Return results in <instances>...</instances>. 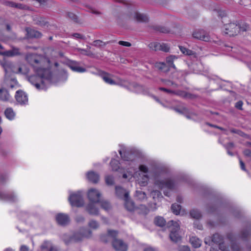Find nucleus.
Segmentation results:
<instances>
[{
    "instance_id": "1",
    "label": "nucleus",
    "mask_w": 251,
    "mask_h": 251,
    "mask_svg": "<svg viewBox=\"0 0 251 251\" xmlns=\"http://www.w3.org/2000/svg\"><path fill=\"white\" fill-rule=\"evenodd\" d=\"M27 61L33 67L36 75L28 78L29 81L38 90H46L51 84L49 60L43 56L29 54L26 57Z\"/></svg>"
},
{
    "instance_id": "2",
    "label": "nucleus",
    "mask_w": 251,
    "mask_h": 251,
    "mask_svg": "<svg viewBox=\"0 0 251 251\" xmlns=\"http://www.w3.org/2000/svg\"><path fill=\"white\" fill-rule=\"evenodd\" d=\"M249 28V25L245 23H230L225 25V34L229 36H235L239 33L246 31Z\"/></svg>"
},
{
    "instance_id": "3",
    "label": "nucleus",
    "mask_w": 251,
    "mask_h": 251,
    "mask_svg": "<svg viewBox=\"0 0 251 251\" xmlns=\"http://www.w3.org/2000/svg\"><path fill=\"white\" fill-rule=\"evenodd\" d=\"M92 235V231L87 228L82 227L77 231L75 232L73 234L68 238L65 235V242L68 244L70 242H78L81 241L85 238H89Z\"/></svg>"
},
{
    "instance_id": "4",
    "label": "nucleus",
    "mask_w": 251,
    "mask_h": 251,
    "mask_svg": "<svg viewBox=\"0 0 251 251\" xmlns=\"http://www.w3.org/2000/svg\"><path fill=\"white\" fill-rule=\"evenodd\" d=\"M167 227L169 228V238L174 243H177L181 240L182 237L180 235L179 230L180 226L177 222L171 220L167 224Z\"/></svg>"
},
{
    "instance_id": "5",
    "label": "nucleus",
    "mask_w": 251,
    "mask_h": 251,
    "mask_svg": "<svg viewBox=\"0 0 251 251\" xmlns=\"http://www.w3.org/2000/svg\"><path fill=\"white\" fill-rule=\"evenodd\" d=\"M6 74L13 73L26 75L28 74V68L24 64L14 65L11 62L1 63Z\"/></svg>"
},
{
    "instance_id": "6",
    "label": "nucleus",
    "mask_w": 251,
    "mask_h": 251,
    "mask_svg": "<svg viewBox=\"0 0 251 251\" xmlns=\"http://www.w3.org/2000/svg\"><path fill=\"white\" fill-rule=\"evenodd\" d=\"M154 184L160 189L166 188L170 190H174L176 187L175 181L171 178L156 180Z\"/></svg>"
},
{
    "instance_id": "7",
    "label": "nucleus",
    "mask_w": 251,
    "mask_h": 251,
    "mask_svg": "<svg viewBox=\"0 0 251 251\" xmlns=\"http://www.w3.org/2000/svg\"><path fill=\"white\" fill-rule=\"evenodd\" d=\"M69 200L72 206L80 207L84 204L82 196L79 192L70 195Z\"/></svg>"
},
{
    "instance_id": "8",
    "label": "nucleus",
    "mask_w": 251,
    "mask_h": 251,
    "mask_svg": "<svg viewBox=\"0 0 251 251\" xmlns=\"http://www.w3.org/2000/svg\"><path fill=\"white\" fill-rule=\"evenodd\" d=\"M100 193L96 189L91 188L87 192V197L89 202L98 203L101 199Z\"/></svg>"
},
{
    "instance_id": "9",
    "label": "nucleus",
    "mask_w": 251,
    "mask_h": 251,
    "mask_svg": "<svg viewBox=\"0 0 251 251\" xmlns=\"http://www.w3.org/2000/svg\"><path fill=\"white\" fill-rule=\"evenodd\" d=\"M64 64L75 72L82 73L85 72L86 70L85 68L80 67L78 63L76 61L68 59H64Z\"/></svg>"
},
{
    "instance_id": "10",
    "label": "nucleus",
    "mask_w": 251,
    "mask_h": 251,
    "mask_svg": "<svg viewBox=\"0 0 251 251\" xmlns=\"http://www.w3.org/2000/svg\"><path fill=\"white\" fill-rule=\"evenodd\" d=\"M193 36L194 38L205 42H209L210 40L209 34L203 29L196 30L193 33Z\"/></svg>"
},
{
    "instance_id": "11",
    "label": "nucleus",
    "mask_w": 251,
    "mask_h": 251,
    "mask_svg": "<svg viewBox=\"0 0 251 251\" xmlns=\"http://www.w3.org/2000/svg\"><path fill=\"white\" fill-rule=\"evenodd\" d=\"M113 248L116 251H127L128 245L121 239H115L111 241Z\"/></svg>"
},
{
    "instance_id": "12",
    "label": "nucleus",
    "mask_w": 251,
    "mask_h": 251,
    "mask_svg": "<svg viewBox=\"0 0 251 251\" xmlns=\"http://www.w3.org/2000/svg\"><path fill=\"white\" fill-rule=\"evenodd\" d=\"M15 99L17 102L21 105H26L28 103L27 96L22 90H18L16 92Z\"/></svg>"
},
{
    "instance_id": "13",
    "label": "nucleus",
    "mask_w": 251,
    "mask_h": 251,
    "mask_svg": "<svg viewBox=\"0 0 251 251\" xmlns=\"http://www.w3.org/2000/svg\"><path fill=\"white\" fill-rule=\"evenodd\" d=\"M129 18L139 23H147L149 22V18L146 15L136 12L131 13L129 15Z\"/></svg>"
},
{
    "instance_id": "14",
    "label": "nucleus",
    "mask_w": 251,
    "mask_h": 251,
    "mask_svg": "<svg viewBox=\"0 0 251 251\" xmlns=\"http://www.w3.org/2000/svg\"><path fill=\"white\" fill-rule=\"evenodd\" d=\"M96 203L95 202H89L86 206V210L91 215L98 216L100 214L99 209L95 205Z\"/></svg>"
},
{
    "instance_id": "15",
    "label": "nucleus",
    "mask_w": 251,
    "mask_h": 251,
    "mask_svg": "<svg viewBox=\"0 0 251 251\" xmlns=\"http://www.w3.org/2000/svg\"><path fill=\"white\" fill-rule=\"evenodd\" d=\"M2 47L0 45V49H2ZM20 51L18 49L13 48L11 50L5 51L3 52L0 51V59L3 58L4 56L13 57L19 55Z\"/></svg>"
},
{
    "instance_id": "16",
    "label": "nucleus",
    "mask_w": 251,
    "mask_h": 251,
    "mask_svg": "<svg viewBox=\"0 0 251 251\" xmlns=\"http://www.w3.org/2000/svg\"><path fill=\"white\" fill-rule=\"evenodd\" d=\"M87 178L88 180L93 183H97L100 179L99 175L94 171H89L87 173Z\"/></svg>"
},
{
    "instance_id": "17",
    "label": "nucleus",
    "mask_w": 251,
    "mask_h": 251,
    "mask_svg": "<svg viewBox=\"0 0 251 251\" xmlns=\"http://www.w3.org/2000/svg\"><path fill=\"white\" fill-rule=\"evenodd\" d=\"M100 75L104 81L110 84H115L116 82L110 77V75L104 71H100L99 73Z\"/></svg>"
},
{
    "instance_id": "18",
    "label": "nucleus",
    "mask_w": 251,
    "mask_h": 251,
    "mask_svg": "<svg viewBox=\"0 0 251 251\" xmlns=\"http://www.w3.org/2000/svg\"><path fill=\"white\" fill-rule=\"evenodd\" d=\"M26 35L28 38H39L41 36V33L32 28H26Z\"/></svg>"
},
{
    "instance_id": "19",
    "label": "nucleus",
    "mask_w": 251,
    "mask_h": 251,
    "mask_svg": "<svg viewBox=\"0 0 251 251\" xmlns=\"http://www.w3.org/2000/svg\"><path fill=\"white\" fill-rule=\"evenodd\" d=\"M212 241L217 244H219L220 248L224 244V238L220 234L216 233L212 236Z\"/></svg>"
},
{
    "instance_id": "20",
    "label": "nucleus",
    "mask_w": 251,
    "mask_h": 251,
    "mask_svg": "<svg viewBox=\"0 0 251 251\" xmlns=\"http://www.w3.org/2000/svg\"><path fill=\"white\" fill-rule=\"evenodd\" d=\"M150 28L156 32L163 33H168L170 32V29L166 26L160 25H153L150 26Z\"/></svg>"
},
{
    "instance_id": "21",
    "label": "nucleus",
    "mask_w": 251,
    "mask_h": 251,
    "mask_svg": "<svg viewBox=\"0 0 251 251\" xmlns=\"http://www.w3.org/2000/svg\"><path fill=\"white\" fill-rule=\"evenodd\" d=\"M41 249L42 251H57L56 248L49 241L45 242L41 246Z\"/></svg>"
},
{
    "instance_id": "22",
    "label": "nucleus",
    "mask_w": 251,
    "mask_h": 251,
    "mask_svg": "<svg viewBox=\"0 0 251 251\" xmlns=\"http://www.w3.org/2000/svg\"><path fill=\"white\" fill-rule=\"evenodd\" d=\"M154 223L157 226L163 227L166 225V221L163 217L157 216L154 219Z\"/></svg>"
},
{
    "instance_id": "23",
    "label": "nucleus",
    "mask_w": 251,
    "mask_h": 251,
    "mask_svg": "<svg viewBox=\"0 0 251 251\" xmlns=\"http://www.w3.org/2000/svg\"><path fill=\"white\" fill-rule=\"evenodd\" d=\"M0 99L3 101H7L10 99V96L5 88L0 89Z\"/></svg>"
},
{
    "instance_id": "24",
    "label": "nucleus",
    "mask_w": 251,
    "mask_h": 251,
    "mask_svg": "<svg viewBox=\"0 0 251 251\" xmlns=\"http://www.w3.org/2000/svg\"><path fill=\"white\" fill-rule=\"evenodd\" d=\"M125 207L126 209L130 212H133L136 208L134 202L131 200H127L125 202Z\"/></svg>"
},
{
    "instance_id": "25",
    "label": "nucleus",
    "mask_w": 251,
    "mask_h": 251,
    "mask_svg": "<svg viewBox=\"0 0 251 251\" xmlns=\"http://www.w3.org/2000/svg\"><path fill=\"white\" fill-rule=\"evenodd\" d=\"M190 216L192 218L199 220L202 217L201 212L197 209H193L190 211Z\"/></svg>"
},
{
    "instance_id": "26",
    "label": "nucleus",
    "mask_w": 251,
    "mask_h": 251,
    "mask_svg": "<svg viewBox=\"0 0 251 251\" xmlns=\"http://www.w3.org/2000/svg\"><path fill=\"white\" fill-rule=\"evenodd\" d=\"M98 203H100L101 208L105 211H108L112 208L111 205L109 201L106 200H104L100 199Z\"/></svg>"
},
{
    "instance_id": "27",
    "label": "nucleus",
    "mask_w": 251,
    "mask_h": 251,
    "mask_svg": "<svg viewBox=\"0 0 251 251\" xmlns=\"http://www.w3.org/2000/svg\"><path fill=\"white\" fill-rule=\"evenodd\" d=\"M190 242L194 248H198L201 247V241L195 236H192L190 238Z\"/></svg>"
},
{
    "instance_id": "28",
    "label": "nucleus",
    "mask_w": 251,
    "mask_h": 251,
    "mask_svg": "<svg viewBox=\"0 0 251 251\" xmlns=\"http://www.w3.org/2000/svg\"><path fill=\"white\" fill-rule=\"evenodd\" d=\"M174 95H177L181 96L184 98H189V99H192L193 98V95L191 94V93H187L184 91H174Z\"/></svg>"
},
{
    "instance_id": "29",
    "label": "nucleus",
    "mask_w": 251,
    "mask_h": 251,
    "mask_svg": "<svg viewBox=\"0 0 251 251\" xmlns=\"http://www.w3.org/2000/svg\"><path fill=\"white\" fill-rule=\"evenodd\" d=\"M17 85V81L15 79H6L3 84V86L6 88H13Z\"/></svg>"
},
{
    "instance_id": "30",
    "label": "nucleus",
    "mask_w": 251,
    "mask_h": 251,
    "mask_svg": "<svg viewBox=\"0 0 251 251\" xmlns=\"http://www.w3.org/2000/svg\"><path fill=\"white\" fill-rule=\"evenodd\" d=\"M156 67L163 73H167L170 71L171 67L168 66L166 63L163 62H160L157 63Z\"/></svg>"
},
{
    "instance_id": "31",
    "label": "nucleus",
    "mask_w": 251,
    "mask_h": 251,
    "mask_svg": "<svg viewBox=\"0 0 251 251\" xmlns=\"http://www.w3.org/2000/svg\"><path fill=\"white\" fill-rule=\"evenodd\" d=\"M6 117L9 120H13L16 116V114L11 108H7L4 112Z\"/></svg>"
},
{
    "instance_id": "32",
    "label": "nucleus",
    "mask_w": 251,
    "mask_h": 251,
    "mask_svg": "<svg viewBox=\"0 0 251 251\" xmlns=\"http://www.w3.org/2000/svg\"><path fill=\"white\" fill-rule=\"evenodd\" d=\"M179 48L181 52L185 55L188 56H196V52L192 50H189L182 46H179Z\"/></svg>"
},
{
    "instance_id": "33",
    "label": "nucleus",
    "mask_w": 251,
    "mask_h": 251,
    "mask_svg": "<svg viewBox=\"0 0 251 251\" xmlns=\"http://www.w3.org/2000/svg\"><path fill=\"white\" fill-rule=\"evenodd\" d=\"M251 226H249L247 229H243L241 233L240 238L243 240H247L248 237L250 234Z\"/></svg>"
},
{
    "instance_id": "34",
    "label": "nucleus",
    "mask_w": 251,
    "mask_h": 251,
    "mask_svg": "<svg viewBox=\"0 0 251 251\" xmlns=\"http://www.w3.org/2000/svg\"><path fill=\"white\" fill-rule=\"evenodd\" d=\"M66 17L72 20L75 23H78V18L77 15H76L74 13L71 12H67L66 14Z\"/></svg>"
},
{
    "instance_id": "35",
    "label": "nucleus",
    "mask_w": 251,
    "mask_h": 251,
    "mask_svg": "<svg viewBox=\"0 0 251 251\" xmlns=\"http://www.w3.org/2000/svg\"><path fill=\"white\" fill-rule=\"evenodd\" d=\"M110 43V42H103L101 40H96L92 43H91V45L96 47L97 48H101L102 47H104L106 44Z\"/></svg>"
},
{
    "instance_id": "36",
    "label": "nucleus",
    "mask_w": 251,
    "mask_h": 251,
    "mask_svg": "<svg viewBox=\"0 0 251 251\" xmlns=\"http://www.w3.org/2000/svg\"><path fill=\"white\" fill-rule=\"evenodd\" d=\"M177 57L176 56L173 55H171L166 58V62L168 65L174 69H176V68L175 64H174V60Z\"/></svg>"
},
{
    "instance_id": "37",
    "label": "nucleus",
    "mask_w": 251,
    "mask_h": 251,
    "mask_svg": "<svg viewBox=\"0 0 251 251\" xmlns=\"http://www.w3.org/2000/svg\"><path fill=\"white\" fill-rule=\"evenodd\" d=\"M6 4L10 7H16L22 9H26L27 8V7L25 5L21 3H16L11 1L7 2Z\"/></svg>"
},
{
    "instance_id": "38",
    "label": "nucleus",
    "mask_w": 251,
    "mask_h": 251,
    "mask_svg": "<svg viewBox=\"0 0 251 251\" xmlns=\"http://www.w3.org/2000/svg\"><path fill=\"white\" fill-rule=\"evenodd\" d=\"M181 208V206L180 204L176 203L172 204L171 205L172 211L176 215L179 214Z\"/></svg>"
},
{
    "instance_id": "39",
    "label": "nucleus",
    "mask_w": 251,
    "mask_h": 251,
    "mask_svg": "<svg viewBox=\"0 0 251 251\" xmlns=\"http://www.w3.org/2000/svg\"><path fill=\"white\" fill-rule=\"evenodd\" d=\"M107 234L109 236V238L111 240V241L115 239H118L117 236L118 234V231L117 230L109 229L107 231Z\"/></svg>"
},
{
    "instance_id": "40",
    "label": "nucleus",
    "mask_w": 251,
    "mask_h": 251,
    "mask_svg": "<svg viewBox=\"0 0 251 251\" xmlns=\"http://www.w3.org/2000/svg\"><path fill=\"white\" fill-rule=\"evenodd\" d=\"M160 81L167 86H174L175 88H177L178 86L177 84L170 80L161 78Z\"/></svg>"
},
{
    "instance_id": "41",
    "label": "nucleus",
    "mask_w": 251,
    "mask_h": 251,
    "mask_svg": "<svg viewBox=\"0 0 251 251\" xmlns=\"http://www.w3.org/2000/svg\"><path fill=\"white\" fill-rule=\"evenodd\" d=\"M149 212V209L144 205H141L140 207L138 208V213L140 214L146 215Z\"/></svg>"
},
{
    "instance_id": "42",
    "label": "nucleus",
    "mask_w": 251,
    "mask_h": 251,
    "mask_svg": "<svg viewBox=\"0 0 251 251\" xmlns=\"http://www.w3.org/2000/svg\"><path fill=\"white\" fill-rule=\"evenodd\" d=\"M153 199L155 200L156 199H158L159 198H162L163 197L162 195L161 192L159 190H153L151 192Z\"/></svg>"
},
{
    "instance_id": "43",
    "label": "nucleus",
    "mask_w": 251,
    "mask_h": 251,
    "mask_svg": "<svg viewBox=\"0 0 251 251\" xmlns=\"http://www.w3.org/2000/svg\"><path fill=\"white\" fill-rule=\"evenodd\" d=\"M105 183L108 185L112 186L114 184V177L112 176L108 175L105 176Z\"/></svg>"
},
{
    "instance_id": "44",
    "label": "nucleus",
    "mask_w": 251,
    "mask_h": 251,
    "mask_svg": "<svg viewBox=\"0 0 251 251\" xmlns=\"http://www.w3.org/2000/svg\"><path fill=\"white\" fill-rule=\"evenodd\" d=\"M149 47L155 51L160 50L161 44L157 42L151 43L149 44Z\"/></svg>"
},
{
    "instance_id": "45",
    "label": "nucleus",
    "mask_w": 251,
    "mask_h": 251,
    "mask_svg": "<svg viewBox=\"0 0 251 251\" xmlns=\"http://www.w3.org/2000/svg\"><path fill=\"white\" fill-rule=\"evenodd\" d=\"M110 164L113 171H117L119 168L118 161L116 159H112Z\"/></svg>"
},
{
    "instance_id": "46",
    "label": "nucleus",
    "mask_w": 251,
    "mask_h": 251,
    "mask_svg": "<svg viewBox=\"0 0 251 251\" xmlns=\"http://www.w3.org/2000/svg\"><path fill=\"white\" fill-rule=\"evenodd\" d=\"M100 240L101 242L105 244L107 243L110 241L111 242V240L109 238V236L108 234L101 235L100 237Z\"/></svg>"
},
{
    "instance_id": "47",
    "label": "nucleus",
    "mask_w": 251,
    "mask_h": 251,
    "mask_svg": "<svg viewBox=\"0 0 251 251\" xmlns=\"http://www.w3.org/2000/svg\"><path fill=\"white\" fill-rule=\"evenodd\" d=\"M88 226L90 227L95 229L99 227V224L96 220H92L89 222Z\"/></svg>"
},
{
    "instance_id": "48",
    "label": "nucleus",
    "mask_w": 251,
    "mask_h": 251,
    "mask_svg": "<svg viewBox=\"0 0 251 251\" xmlns=\"http://www.w3.org/2000/svg\"><path fill=\"white\" fill-rule=\"evenodd\" d=\"M115 191L117 196L119 197H121L124 194L125 190L121 187L116 186L115 187Z\"/></svg>"
},
{
    "instance_id": "49",
    "label": "nucleus",
    "mask_w": 251,
    "mask_h": 251,
    "mask_svg": "<svg viewBox=\"0 0 251 251\" xmlns=\"http://www.w3.org/2000/svg\"><path fill=\"white\" fill-rule=\"evenodd\" d=\"M136 195L140 200H144L146 198V194L142 191H137Z\"/></svg>"
},
{
    "instance_id": "50",
    "label": "nucleus",
    "mask_w": 251,
    "mask_h": 251,
    "mask_svg": "<svg viewBox=\"0 0 251 251\" xmlns=\"http://www.w3.org/2000/svg\"><path fill=\"white\" fill-rule=\"evenodd\" d=\"M56 223L59 225H63V215L61 213H59L56 216Z\"/></svg>"
},
{
    "instance_id": "51",
    "label": "nucleus",
    "mask_w": 251,
    "mask_h": 251,
    "mask_svg": "<svg viewBox=\"0 0 251 251\" xmlns=\"http://www.w3.org/2000/svg\"><path fill=\"white\" fill-rule=\"evenodd\" d=\"M160 50L166 52H168L170 50V47L168 44L162 43L161 44V47L160 48Z\"/></svg>"
},
{
    "instance_id": "52",
    "label": "nucleus",
    "mask_w": 251,
    "mask_h": 251,
    "mask_svg": "<svg viewBox=\"0 0 251 251\" xmlns=\"http://www.w3.org/2000/svg\"><path fill=\"white\" fill-rule=\"evenodd\" d=\"M226 237L227 239L231 242V243L235 242L236 240V237L234 234L231 232L227 233Z\"/></svg>"
},
{
    "instance_id": "53",
    "label": "nucleus",
    "mask_w": 251,
    "mask_h": 251,
    "mask_svg": "<svg viewBox=\"0 0 251 251\" xmlns=\"http://www.w3.org/2000/svg\"><path fill=\"white\" fill-rule=\"evenodd\" d=\"M223 146L226 150H231L235 147V145L233 142H229L226 144H223Z\"/></svg>"
},
{
    "instance_id": "54",
    "label": "nucleus",
    "mask_w": 251,
    "mask_h": 251,
    "mask_svg": "<svg viewBox=\"0 0 251 251\" xmlns=\"http://www.w3.org/2000/svg\"><path fill=\"white\" fill-rule=\"evenodd\" d=\"M231 249L232 251H241L239 245L235 242L231 243Z\"/></svg>"
},
{
    "instance_id": "55",
    "label": "nucleus",
    "mask_w": 251,
    "mask_h": 251,
    "mask_svg": "<svg viewBox=\"0 0 251 251\" xmlns=\"http://www.w3.org/2000/svg\"><path fill=\"white\" fill-rule=\"evenodd\" d=\"M72 36L76 39H82V40H85V39H86L85 36H84L83 35L81 34L80 33H73L72 35Z\"/></svg>"
},
{
    "instance_id": "56",
    "label": "nucleus",
    "mask_w": 251,
    "mask_h": 251,
    "mask_svg": "<svg viewBox=\"0 0 251 251\" xmlns=\"http://www.w3.org/2000/svg\"><path fill=\"white\" fill-rule=\"evenodd\" d=\"M158 89L160 91L165 92H166L167 93H168V94H173L174 93H175L174 90L168 89H167V88H164V87H160L158 88Z\"/></svg>"
},
{
    "instance_id": "57",
    "label": "nucleus",
    "mask_w": 251,
    "mask_h": 251,
    "mask_svg": "<svg viewBox=\"0 0 251 251\" xmlns=\"http://www.w3.org/2000/svg\"><path fill=\"white\" fill-rule=\"evenodd\" d=\"M178 251H191L190 249L188 246H180L178 248Z\"/></svg>"
},
{
    "instance_id": "58",
    "label": "nucleus",
    "mask_w": 251,
    "mask_h": 251,
    "mask_svg": "<svg viewBox=\"0 0 251 251\" xmlns=\"http://www.w3.org/2000/svg\"><path fill=\"white\" fill-rule=\"evenodd\" d=\"M70 223V219L68 215L64 214V226L68 225Z\"/></svg>"
},
{
    "instance_id": "59",
    "label": "nucleus",
    "mask_w": 251,
    "mask_h": 251,
    "mask_svg": "<svg viewBox=\"0 0 251 251\" xmlns=\"http://www.w3.org/2000/svg\"><path fill=\"white\" fill-rule=\"evenodd\" d=\"M243 102L242 100H239L238 101H237L236 103H235V107L239 109V110H242L243 108H242V106H243Z\"/></svg>"
},
{
    "instance_id": "60",
    "label": "nucleus",
    "mask_w": 251,
    "mask_h": 251,
    "mask_svg": "<svg viewBox=\"0 0 251 251\" xmlns=\"http://www.w3.org/2000/svg\"><path fill=\"white\" fill-rule=\"evenodd\" d=\"M139 168L140 171L144 173H147L148 172V167L144 165H140Z\"/></svg>"
},
{
    "instance_id": "61",
    "label": "nucleus",
    "mask_w": 251,
    "mask_h": 251,
    "mask_svg": "<svg viewBox=\"0 0 251 251\" xmlns=\"http://www.w3.org/2000/svg\"><path fill=\"white\" fill-rule=\"evenodd\" d=\"M246 157H251V150L248 149L244 150L243 152Z\"/></svg>"
},
{
    "instance_id": "62",
    "label": "nucleus",
    "mask_w": 251,
    "mask_h": 251,
    "mask_svg": "<svg viewBox=\"0 0 251 251\" xmlns=\"http://www.w3.org/2000/svg\"><path fill=\"white\" fill-rule=\"evenodd\" d=\"M194 227L200 230L202 229V225L198 221L194 223Z\"/></svg>"
},
{
    "instance_id": "63",
    "label": "nucleus",
    "mask_w": 251,
    "mask_h": 251,
    "mask_svg": "<svg viewBox=\"0 0 251 251\" xmlns=\"http://www.w3.org/2000/svg\"><path fill=\"white\" fill-rule=\"evenodd\" d=\"M233 215L236 218H240L241 215H242V213L241 212L237 210V209H235L233 211Z\"/></svg>"
},
{
    "instance_id": "64",
    "label": "nucleus",
    "mask_w": 251,
    "mask_h": 251,
    "mask_svg": "<svg viewBox=\"0 0 251 251\" xmlns=\"http://www.w3.org/2000/svg\"><path fill=\"white\" fill-rule=\"evenodd\" d=\"M20 251H32L26 245H23L20 248Z\"/></svg>"
}]
</instances>
